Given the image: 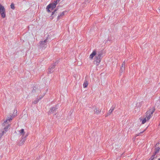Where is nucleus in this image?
<instances>
[{
  "mask_svg": "<svg viewBox=\"0 0 160 160\" xmlns=\"http://www.w3.org/2000/svg\"><path fill=\"white\" fill-rule=\"evenodd\" d=\"M57 106L58 105H57L55 107L51 108L48 112V114L54 113L55 114H56L57 113L56 112V110L58 109Z\"/></svg>",
  "mask_w": 160,
  "mask_h": 160,
  "instance_id": "6e6552de",
  "label": "nucleus"
},
{
  "mask_svg": "<svg viewBox=\"0 0 160 160\" xmlns=\"http://www.w3.org/2000/svg\"><path fill=\"white\" fill-rule=\"evenodd\" d=\"M156 157L157 156H156V154H155V153H154L153 154L152 156L149 159H150L151 160H153L154 159L156 158Z\"/></svg>",
  "mask_w": 160,
  "mask_h": 160,
  "instance_id": "f3484780",
  "label": "nucleus"
},
{
  "mask_svg": "<svg viewBox=\"0 0 160 160\" xmlns=\"http://www.w3.org/2000/svg\"><path fill=\"white\" fill-rule=\"evenodd\" d=\"M19 132L20 134V135H22V137H25L26 135H25V132H24V130L23 129H22L21 130L19 131Z\"/></svg>",
  "mask_w": 160,
  "mask_h": 160,
  "instance_id": "9d476101",
  "label": "nucleus"
},
{
  "mask_svg": "<svg viewBox=\"0 0 160 160\" xmlns=\"http://www.w3.org/2000/svg\"><path fill=\"white\" fill-rule=\"evenodd\" d=\"M88 84V81L85 80L84 82L83 86L84 88H85L87 87Z\"/></svg>",
  "mask_w": 160,
  "mask_h": 160,
  "instance_id": "4468645a",
  "label": "nucleus"
},
{
  "mask_svg": "<svg viewBox=\"0 0 160 160\" xmlns=\"http://www.w3.org/2000/svg\"><path fill=\"white\" fill-rule=\"evenodd\" d=\"M6 132H5V131L4 130L2 132V133H0V136H2Z\"/></svg>",
  "mask_w": 160,
  "mask_h": 160,
  "instance_id": "4be33fe9",
  "label": "nucleus"
},
{
  "mask_svg": "<svg viewBox=\"0 0 160 160\" xmlns=\"http://www.w3.org/2000/svg\"><path fill=\"white\" fill-rule=\"evenodd\" d=\"M151 160V159H149V160Z\"/></svg>",
  "mask_w": 160,
  "mask_h": 160,
  "instance_id": "cd10ccee",
  "label": "nucleus"
},
{
  "mask_svg": "<svg viewBox=\"0 0 160 160\" xmlns=\"http://www.w3.org/2000/svg\"><path fill=\"white\" fill-rule=\"evenodd\" d=\"M60 0H56V2H59Z\"/></svg>",
  "mask_w": 160,
  "mask_h": 160,
  "instance_id": "5701e85b",
  "label": "nucleus"
},
{
  "mask_svg": "<svg viewBox=\"0 0 160 160\" xmlns=\"http://www.w3.org/2000/svg\"><path fill=\"white\" fill-rule=\"evenodd\" d=\"M10 126V125H8V126H7L6 127H5L4 128V130L5 131V132H7V131L8 130V127Z\"/></svg>",
  "mask_w": 160,
  "mask_h": 160,
  "instance_id": "412c9836",
  "label": "nucleus"
},
{
  "mask_svg": "<svg viewBox=\"0 0 160 160\" xmlns=\"http://www.w3.org/2000/svg\"><path fill=\"white\" fill-rule=\"evenodd\" d=\"M160 150V148L158 147L157 148H156L155 149V151L154 152V153H155V154H156V153H158L159 152Z\"/></svg>",
  "mask_w": 160,
  "mask_h": 160,
  "instance_id": "dca6fc26",
  "label": "nucleus"
},
{
  "mask_svg": "<svg viewBox=\"0 0 160 160\" xmlns=\"http://www.w3.org/2000/svg\"><path fill=\"white\" fill-rule=\"evenodd\" d=\"M48 38H47L45 40L40 41L39 44L40 47L44 48H45L47 47V42L48 41Z\"/></svg>",
  "mask_w": 160,
  "mask_h": 160,
  "instance_id": "7ed1b4c3",
  "label": "nucleus"
},
{
  "mask_svg": "<svg viewBox=\"0 0 160 160\" xmlns=\"http://www.w3.org/2000/svg\"><path fill=\"white\" fill-rule=\"evenodd\" d=\"M101 111V110H99L98 108H95L94 110V113L97 114H98Z\"/></svg>",
  "mask_w": 160,
  "mask_h": 160,
  "instance_id": "ddd939ff",
  "label": "nucleus"
},
{
  "mask_svg": "<svg viewBox=\"0 0 160 160\" xmlns=\"http://www.w3.org/2000/svg\"><path fill=\"white\" fill-rule=\"evenodd\" d=\"M58 10V8H56V9L53 12H52V16H51V17H52V19L54 17V14L55 13V12H56V11Z\"/></svg>",
  "mask_w": 160,
  "mask_h": 160,
  "instance_id": "6ab92c4d",
  "label": "nucleus"
},
{
  "mask_svg": "<svg viewBox=\"0 0 160 160\" xmlns=\"http://www.w3.org/2000/svg\"><path fill=\"white\" fill-rule=\"evenodd\" d=\"M0 13L1 14V17L2 18H4L6 17L5 10L4 7L2 6L0 4Z\"/></svg>",
  "mask_w": 160,
  "mask_h": 160,
  "instance_id": "39448f33",
  "label": "nucleus"
},
{
  "mask_svg": "<svg viewBox=\"0 0 160 160\" xmlns=\"http://www.w3.org/2000/svg\"><path fill=\"white\" fill-rule=\"evenodd\" d=\"M15 115H13L12 116H11L10 117H8V119L6 121H4L3 124H5V123H6V122H7L8 120L9 121H11V120H12V118L13 117H15Z\"/></svg>",
  "mask_w": 160,
  "mask_h": 160,
  "instance_id": "1a4fd4ad",
  "label": "nucleus"
},
{
  "mask_svg": "<svg viewBox=\"0 0 160 160\" xmlns=\"http://www.w3.org/2000/svg\"><path fill=\"white\" fill-rule=\"evenodd\" d=\"M58 2H56V1L49 4L47 7V9H48L47 11L48 12H51L50 10V9L52 10L53 8H54L56 5L57 4Z\"/></svg>",
  "mask_w": 160,
  "mask_h": 160,
  "instance_id": "20e7f679",
  "label": "nucleus"
},
{
  "mask_svg": "<svg viewBox=\"0 0 160 160\" xmlns=\"http://www.w3.org/2000/svg\"><path fill=\"white\" fill-rule=\"evenodd\" d=\"M143 132H144V131H143V132H140V133L139 134L142 133H143Z\"/></svg>",
  "mask_w": 160,
  "mask_h": 160,
  "instance_id": "b1692460",
  "label": "nucleus"
},
{
  "mask_svg": "<svg viewBox=\"0 0 160 160\" xmlns=\"http://www.w3.org/2000/svg\"><path fill=\"white\" fill-rule=\"evenodd\" d=\"M28 135H26L23 137H21V140L18 141L17 142V144L19 146H21L25 142L26 140V138Z\"/></svg>",
  "mask_w": 160,
  "mask_h": 160,
  "instance_id": "0eeeda50",
  "label": "nucleus"
},
{
  "mask_svg": "<svg viewBox=\"0 0 160 160\" xmlns=\"http://www.w3.org/2000/svg\"><path fill=\"white\" fill-rule=\"evenodd\" d=\"M125 62H123L122 63V66L120 70V73L122 72L124 70V67H125Z\"/></svg>",
  "mask_w": 160,
  "mask_h": 160,
  "instance_id": "9b49d317",
  "label": "nucleus"
},
{
  "mask_svg": "<svg viewBox=\"0 0 160 160\" xmlns=\"http://www.w3.org/2000/svg\"><path fill=\"white\" fill-rule=\"evenodd\" d=\"M64 12H62L61 14L60 15H59L58 17V20L61 17H62V16H63V15H64Z\"/></svg>",
  "mask_w": 160,
  "mask_h": 160,
  "instance_id": "2eb2a0df",
  "label": "nucleus"
},
{
  "mask_svg": "<svg viewBox=\"0 0 160 160\" xmlns=\"http://www.w3.org/2000/svg\"><path fill=\"white\" fill-rule=\"evenodd\" d=\"M10 6H11V8L12 9H15L14 4V3H12L10 5Z\"/></svg>",
  "mask_w": 160,
  "mask_h": 160,
  "instance_id": "aec40b11",
  "label": "nucleus"
},
{
  "mask_svg": "<svg viewBox=\"0 0 160 160\" xmlns=\"http://www.w3.org/2000/svg\"><path fill=\"white\" fill-rule=\"evenodd\" d=\"M115 108V107H113L112 106V107L109 111L108 112V113L107 115L106 116V117H107L108 115H110L111 114L113 110H114Z\"/></svg>",
  "mask_w": 160,
  "mask_h": 160,
  "instance_id": "f8f14e48",
  "label": "nucleus"
},
{
  "mask_svg": "<svg viewBox=\"0 0 160 160\" xmlns=\"http://www.w3.org/2000/svg\"><path fill=\"white\" fill-rule=\"evenodd\" d=\"M16 113H17V111L16 110Z\"/></svg>",
  "mask_w": 160,
  "mask_h": 160,
  "instance_id": "bb28decb",
  "label": "nucleus"
},
{
  "mask_svg": "<svg viewBox=\"0 0 160 160\" xmlns=\"http://www.w3.org/2000/svg\"><path fill=\"white\" fill-rule=\"evenodd\" d=\"M154 110L155 109L152 108V109H150L147 111L146 117H145L142 121V124H144L147 120H148L151 118L152 117V115L153 113Z\"/></svg>",
  "mask_w": 160,
  "mask_h": 160,
  "instance_id": "f03ea898",
  "label": "nucleus"
},
{
  "mask_svg": "<svg viewBox=\"0 0 160 160\" xmlns=\"http://www.w3.org/2000/svg\"><path fill=\"white\" fill-rule=\"evenodd\" d=\"M158 160H160V158H159Z\"/></svg>",
  "mask_w": 160,
  "mask_h": 160,
  "instance_id": "a878e982",
  "label": "nucleus"
},
{
  "mask_svg": "<svg viewBox=\"0 0 160 160\" xmlns=\"http://www.w3.org/2000/svg\"><path fill=\"white\" fill-rule=\"evenodd\" d=\"M22 160V159H21V160Z\"/></svg>",
  "mask_w": 160,
  "mask_h": 160,
  "instance_id": "c85d7f7f",
  "label": "nucleus"
},
{
  "mask_svg": "<svg viewBox=\"0 0 160 160\" xmlns=\"http://www.w3.org/2000/svg\"><path fill=\"white\" fill-rule=\"evenodd\" d=\"M58 63V62H55L48 68V73H51L54 71V68Z\"/></svg>",
  "mask_w": 160,
  "mask_h": 160,
  "instance_id": "423d86ee",
  "label": "nucleus"
},
{
  "mask_svg": "<svg viewBox=\"0 0 160 160\" xmlns=\"http://www.w3.org/2000/svg\"><path fill=\"white\" fill-rule=\"evenodd\" d=\"M158 8L159 10H160V7Z\"/></svg>",
  "mask_w": 160,
  "mask_h": 160,
  "instance_id": "393cba45",
  "label": "nucleus"
},
{
  "mask_svg": "<svg viewBox=\"0 0 160 160\" xmlns=\"http://www.w3.org/2000/svg\"><path fill=\"white\" fill-rule=\"evenodd\" d=\"M41 99V98H40L39 99H38V98H37V99L36 100H34V101H33L32 102V103H33L34 104H36L39 101V100L40 99Z\"/></svg>",
  "mask_w": 160,
  "mask_h": 160,
  "instance_id": "a211bd4d",
  "label": "nucleus"
},
{
  "mask_svg": "<svg viewBox=\"0 0 160 160\" xmlns=\"http://www.w3.org/2000/svg\"><path fill=\"white\" fill-rule=\"evenodd\" d=\"M103 54V52L102 51H97L95 50L93 51L92 53L90 55L89 58L92 59L94 56H95L96 64L98 65L99 63L101 62V59L102 58V55Z\"/></svg>",
  "mask_w": 160,
  "mask_h": 160,
  "instance_id": "f257e3e1",
  "label": "nucleus"
}]
</instances>
